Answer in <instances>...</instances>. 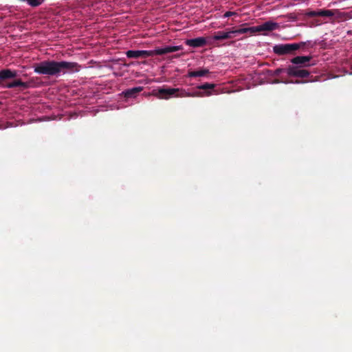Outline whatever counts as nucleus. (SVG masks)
Segmentation results:
<instances>
[{"mask_svg":"<svg viewBox=\"0 0 352 352\" xmlns=\"http://www.w3.org/2000/svg\"><path fill=\"white\" fill-rule=\"evenodd\" d=\"M80 65L75 62L43 60L33 65L34 72L38 74L58 76L60 73L79 72Z\"/></svg>","mask_w":352,"mask_h":352,"instance_id":"f257e3e1","label":"nucleus"},{"mask_svg":"<svg viewBox=\"0 0 352 352\" xmlns=\"http://www.w3.org/2000/svg\"><path fill=\"white\" fill-rule=\"evenodd\" d=\"M305 45V43L301 42L299 43H285L275 45L273 47V52L279 56L289 54L293 52L299 50L301 47Z\"/></svg>","mask_w":352,"mask_h":352,"instance_id":"39448f33","label":"nucleus"},{"mask_svg":"<svg viewBox=\"0 0 352 352\" xmlns=\"http://www.w3.org/2000/svg\"><path fill=\"white\" fill-rule=\"evenodd\" d=\"M338 14V18H341L344 15V13L340 12L338 10H309L305 13V16L307 17H316V16H326L331 17Z\"/></svg>","mask_w":352,"mask_h":352,"instance_id":"423d86ee","label":"nucleus"},{"mask_svg":"<svg viewBox=\"0 0 352 352\" xmlns=\"http://www.w3.org/2000/svg\"><path fill=\"white\" fill-rule=\"evenodd\" d=\"M237 14L234 12H230V11H228V12H226L224 14H223V16L225 18L226 17H230L231 16H234V15H236Z\"/></svg>","mask_w":352,"mask_h":352,"instance_id":"f3484780","label":"nucleus"},{"mask_svg":"<svg viewBox=\"0 0 352 352\" xmlns=\"http://www.w3.org/2000/svg\"><path fill=\"white\" fill-rule=\"evenodd\" d=\"M182 49V45L166 46L163 48H157L153 50H129L126 52V54L129 58H148L175 52Z\"/></svg>","mask_w":352,"mask_h":352,"instance_id":"f03ea898","label":"nucleus"},{"mask_svg":"<svg viewBox=\"0 0 352 352\" xmlns=\"http://www.w3.org/2000/svg\"><path fill=\"white\" fill-rule=\"evenodd\" d=\"M215 87V85L213 83H208L206 82L201 85H199L197 87L199 89H203L205 90V92H201V94L203 96H199V97H203V96H208L211 95V91L210 90L213 89ZM200 93V91H199Z\"/></svg>","mask_w":352,"mask_h":352,"instance_id":"4468645a","label":"nucleus"},{"mask_svg":"<svg viewBox=\"0 0 352 352\" xmlns=\"http://www.w3.org/2000/svg\"><path fill=\"white\" fill-rule=\"evenodd\" d=\"M142 90V87H133L128 89L122 92L123 96L126 98H135L138 93Z\"/></svg>","mask_w":352,"mask_h":352,"instance_id":"ddd939ff","label":"nucleus"},{"mask_svg":"<svg viewBox=\"0 0 352 352\" xmlns=\"http://www.w3.org/2000/svg\"><path fill=\"white\" fill-rule=\"evenodd\" d=\"M155 96L160 99L168 100L172 97H197L203 95L199 92L189 93L183 89L162 87L157 90Z\"/></svg>","mask_w":352,"mask_h":352,"instance_id":"7ed1b4c3","label":"nucleus"},{"mask_svg":"<svg viewBox=\"0 0 352 352\" xmlns=\"http://www.w3.org/2000/svg\"><path fill=\"white\" fill-rule=\"evenodd\" d=\"M286 72L288 76L299 78H307L309 76V72L304 67H298L296 65H289L286 69Z\"/></svg>","mask_w":352,"mask_h":352,"instance_id":"0eeeda50","label":"nucleus"},{"mask_svg":"<svg viewBox=\"0 0 352 352\" xmlns=\"http://www.w3.org/2000/svg\"><path fill=\"white\" fill-rule=\"evenodd\" d=\"M18 74L16 70H12L10 69H3L0 70V82L8 79L14 78L17 76Z\"/></svg>","mask_w":352,"mask_h":352,"instance_id":"9d476101","label":"nucleus"},{"mask_svg":"<svg viewBox=\"0 0 352 352\" xmlns=\"http://www.w3.org/2000/svg\"><path fill=\"white\" fill-rule=\"evenodd\" d=\"M279 28V24L271 21H266L263 24L258 26H253L249 28H241L235 29V32L237 34H245L250 33V34H254L256 33L261 32H271L274 30H276Z\"/></svg>","mask_w":352,"mask_h":352,"instance_id":"20e7f679","label":"nucleus"},{"mask_svg":"<svg viewBox=\"0 0 352 352\" xmlns=\"http://www.w3.org/2000/svg\"><path fill=\"white\" fill-rule=\"evenodd\" d=\"M17 87H21L23 89H28L30 87L28 82H23L21 79H16L12 82H9L5 85V87L12 89Z\"/></svg>","mask_w":352,"mask_h":352,"instance_id":"f8f14e48","label":"nucleus"},{"mask_svg":"<svg viewBox=\"0 0 352 352\" xmlns=\"http://www.w3.org/2000/svg\"><path fill=\"white\" fill-rule=\"evenodd\" d=\"M285 70L282 68H278L276 70H274L273 75L275 76H279L282 72H285Z\"/></svg>","mask_w":352,"mask_h":352,"instance_id":"dca6fc26","label":"nucleus"},{"mask_svg":"<svg viewBox=\"0 0 352 352\" xmlns=\"http://www.w3.org/2000/svg\"><path fill=\"white\" fill-rule=\"evenodd\" d=\"M311 59V56H297L291 59V63L293 65L305 68L313 65L310 63Z\"/></svg>","mask_w":352,"mask_h":352,"instance_id":"6e6552de","label":"nucleus"},{"mask_svg":"<svg viewBox=\"0 0 352 352\" xmlns=\"http://www.w3.org/2000/svg\"><path fill=\"white\" fill-rule=\"evenodd\" d=\"M235 34H237L235 29L228 32L219 31L214 33L213 39L217 41L230 39L233 38Z\"/></svg>","mask_w":352,"mask_h":352,"instance_id":"1a4fd4ad","label":"nucleus"},{"mask_svg":"<svg viewBox=\"0 0 352 352\" xmlns=\"http://www.w3.org/2000/svg\"><path fill=\"white\" fill-rule=\"evenodd\" d=\"M206 39L204 37H197L192 39H187L185 43L192 47H201L206 45Z\"/></svg>","mask_w":352,"mask_h":352,"instance_id":"9b49d317","label":"nucleus"},{"mask_svg":"<svg viewBox=\"0 0 352 352\" xmlns=\"http://www.w3.org/2000/svg\"><path fill=\"white\" fill-rule=\"evenodd\" d=\"M210 74V72L208 69L204 68L197 71H189L188 73V76L192 77H201L205 76Z\"/></svg>","mask_w":352,"mask_h":352,"instance_id":"2eb2a0df","label":"nucleus"}]
</instances>
